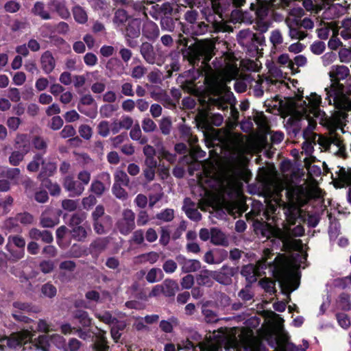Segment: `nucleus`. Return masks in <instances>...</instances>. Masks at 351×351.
I'll return each mask as SVG.
<instances>
[{
	"label": "nucleus",
	"instance_id": "nucleus-1",
	"mask_svg": "<svg viewBox=\"0 0 351 351\" xmlns=\"http://www.w3.org/2000/svg\"><path fill=\"white\" fill-rule=\"evenodd\" d=\"M178 44L183 47L180 49L184 60H188L192 68L185 71L181 75L182 88L190 93L197 90V80L204 75L203 66L210 69L209 62L214 56L215 45L207 40L193 42L191 38L179 34Z\"/></svg>",
	"mask_w": 351,
	"mask_h": 351
},
{
	"label": "nucleus",
	"instance_id": "nucleus-2",
	"mask_svg": "<svg viewBox=\"0 0 351 351\" xmlns=\"http://www.w3.org/2000/svg\"><path fill=\"white\" fill-rule=\"evenodd\" d=\"M199 12L194 9L188 10L184 14L186 23L181 22V31L186 35H202L208 31V25L198 21Z\"/></svg>",
	"mask_w": 351,
	"mask_h": 351
},
{
	"label": "nucleus",
	"instance_id": "nucleus-3",
	"mask_svg": "<svg viewBox=\"0 0 351 351\" xmlns=\"http://www.w3.org/2000/svg\"><path fill=\"white\" fill-rule=\"evenodd\" d=\"M33 335L27 329L13 332L9 336H5L3 339L7 341V346L12 349L21 348L28 342H31Z\"/></svg>",
	"mask_w": 351,
	"mask_h": 351
},
{
	"label": "nucleus",
	"instance_id": "nucleus-4",
	"mask_svg": "<svg viewBox=\"0 0 351 351\" xmlns=\"http://www.w3.org/2000/svg\"><path fill=\"white\" fill-rule=\"evenodd\" d=\"M241 34L243 36L240 43L247 48L249 52H257L258 46L265 45V38L261 33L241 32Z\"/></svg>",
	"mask_w": 351,
	"mask_h": 351
},
{
	"label": "nucleus",
	"instance_id": "nucleus-5",
	"mask_svg": "<svg viewBox=\"0 0 351 351\" xmlns=\"http://www.w3.org/2000/svg\"><path fill=\"white\" fill-rule=\"evenodd\" d=\"M117 228L121 234H129L135 228L134 213L130 209H125L122 218L117 222Z\"/></svg>",
	"mask_w": 351,
	"mask_h": 351
},
{
	"label": "nucleus",
	"instance_id": "nucleus-6",
	"mask_svg": "<svg viewBox=\"0 0 351 351\" xmlns=\"http://www.w3.org/2000/svg\"><path fill=\"white\" fill-rule=\"evenodd\" d=\"M62 186L69 193V197H72L80 196L85 189L72 175L66 176L62 179Z\"/></svg>",
	"mask_w": 351,
	"mask_h": 351
},
{
	"label": "nucleus",
	"instance_id": "nucleus-7",
	"mask_svg": "<svg viewBox=\"0 0 351 351\" xmlns=\"http://www.w3.org/2000/svg\"><path fill=\"white\" fill-rule=\"evenodd\" d=\"M276 0H256V3H251L250 9L254 12L256 19H265L268 14L272 1Z\"/></svg>",
	"mask_w": 351,
	"mask_h": 351
},
{
	"label": "nucleus",
	"instance_id": "nucleus-8",
	"mask_svg": "<svg viewBox=\"0 0 351 351\" xmlns=\"http://www.w3.org/2000/svg\"><path fill=\"white\" fill-rule=\"evenodd\" d=\"M178 263L181 266L182 272L189 274L195 272L200 269L201 263L196 259H187L183 255H178L176 257Z\"/></svg>",
	"mask_w": 351,
	"mask_h": 351
},
{
	"label": "nucleus",
	"instance_id": "nucleus-9",
	"mask_svg": "<svg viewBox=\"0 0 351 351\" xmlns=\"http://www.w3.org/2000/svg\"><path fill=\"white\" fill-rule=\"evenodd\" d=\"M231 0H211V7L213 13L218 15L219 19H223V16L229 15L232 6Z\"/></svg>",
	"mask_w": 351,
	"mask_h": 351
},
{
	"label": "nucleus",
	"instance_id": "nucleus-10",
	"mask_svg": "<svg viewBox=\"0 0 351 351\" xmlns=\"http://www.w3.org/2000/svg\"><path fill=\"white\" fill-rule=\"evenodd\" d=\"M141 21L139 19L131 18L121 30L125 36L138 38L141 34Z\"/></svg>",
	"mask_w": 351,
	"mask_h": 351
},
{
	"label": "nucleus",
	"instance_id": "nucleus-11",
	"mask_svg": "<svg viewBox=\"0 0 351 351\" xmlns=\"http://www.w3.org/2000/svg\"><path fill=\"white\" fill-rule=\"evenodd\" d=\"M142 34L148 40L154 41L158 38L160 30L156 23L148 20L143 25Z\"/></svg>",
	"mask_w": 351,
	"mask_h": 351
},
{
	"label": "nucleus",
	"instance_id": "nucleus-12",
	"mask_svg": "<svg viewBox=\"0 0 351 351\" xmlns=\"http://www.w3.org/2000/svg\"><path fill=\"white\" fill-rule=\"evenodd\" d=\"M140 53L146 62L150 64H155L157 55L151 43L143 42L140 46Z\"/></svg>",
	"mask_w": 351,
	"mask_h": 351
},
{
	"label": "nucleus",
	"instance_id": "nucleus-13",
	"mask_svg": "<svg viewBox=\"0 0 351 351\" xmlns=\"http://www.w3.org/2000/svg\"><path fill=\"white\" fill-rule=\"evenodd\" d=\"M223 121V117L221 114L208 112L200 120L202 127L208 128L210 125L220 126Z\"/></svg>",
	"mask_w": 351,
	"mask_h": 351
},
{
	"label": "nucleus",
	"instance_id": "nucleus-14",
	"mask_svg": "<svg viewBox=\"0 0 351 351\" xmlns=\"http://www.w3.org/2000/svg\"><path fill=\"white\" fill-rule=\"evenodd\" d=\"M112 217L110 215L104 216L97 220L93 221V226L95 232L98 234H104L112 226Z\"/></svg>",
	"mask_w": 351,
	"mask_h": 351
},
{
	"label": "nucleus",
	"instance_id": "nucleus-15",
	"mask_svg": "<svg viewBox=\"0 0 351 351\" xmlns=\"http://www.w3.org/2000/svg\"><path fill=\"white\" fill-rule=\"evenodd\" d=\"M160 24L162 30L174 32L180 29L181 30V21L179 19H173L171 16H161Z\"/></svg>",
	"mask_w": 351,
	"mask_h": 351
},
{
	"label": "nucleus",
	"instance_id": "nucleus-16",
	"mask_svg": "<svg viewBox=\"0 0 351 351\" xmlns=\"http://www.w3.org/2000/svg\"><path fill=\"white\" fill-rule=\"evenodd\" d=\"M41 68L45 74L51 73L56 67V60L50 51H45L40 57Z\"/></svg>",
	"mask_w": 351,
	"mask_h": 351
},
{
	"label": "nucleus",
	"instance_id": "nucleus-17",
	"mask_svg": "<svg viewBox=\"0 0 351 351\" xmlns=\"http://www.w3.org/2000/svg\"><path fill=\"white\" fill-rule=\"evenodd\" d=\"M29 237L34 240H39L45 243H51L53 241L52 233L49 230H40L33 228L29 231Z\"/></svg>",
	"mask_w": 351,
	"mask_h": 351
},
{
	"label": "nucleus",
	"instance_id": "nucleus-18",
	"mask_svg": "<svg viewBox=\"0 0 351 351\" xmlns=\"http://www.w3.org/2000/svg\"><path fill=\"white\" fill-rule=\"evenodd\" d=\"M241 274L245 278L246 287H251L252 285L257 280L256 269L252 264L243 265L241 270Z\"/></svg>",
	"mask_w": 351,
	"mask_h": 351
},
{
	"label": "nucleus",
	"instance_id": "nucleus-19",
	"mask_svg": "<svg viewBox=\"0 0 351 351\" xmlns=\"http://www.w3.org/2000/svg\"><path fill=\"white\" fill-rule=\"evenodd\" d=\"M215 14H211L210 13L206 16V19L207 22L208 23V29L210 28V32H214L216 33L218 32H226V28L227 25L226 23L223 21V19H220V21H217L215 19Z\"/></svg>",
	"mask_w": 351,
	"mask_h": 351
},
{
	"label": "nucleus",
	"instance_id": "nucleus-20",
	"mask_svg": "<svg viewBox=\"0 0 351 351\" xmlns=\"http://www.w3.org/2000/svg\"><path fill=\"white\" fill-rule=\"evenodd\" d=\"M162 287H163V295L167 298H173L180 289L178 282L169 278L162 282Z\"/></svg>",
	"mask_w": 351,
	"mask_h": 351
},
{
	"label": "nucleus",
	"instance_id": "nucleus-21",
	"mask_svg": "<svg viewBox=\"0 0 351 351\" xmlns=\"http://www.w3.org/2000/svg\"><path fill=\"white\" fill-rule=\"evenodd\" d=\"M48 5L53 6L58 16L63 19H68L71 16L70 12L64 1L50 0Z\"/></svg>",
	"mask_w": 351,
	"mask_h": 351
},
{
	"label": "nucleus",
	"instance_id": "nucleus-22",
	"mask_svg": "<svg viewBox=\"0 0 351 351\" xmlns=\"http://www.w3.org/2000/svg\"><path fill=\"white\" fill-rule=\"evenodd\" d=\"M31 12L43 20H49L51 19V14L45 9V4L43 1H38L35 2Z\"/></svg>",
	"mask_w": 351,
	"mask_h": 351
},
{
	"label": "nucleus",
	"instance_id": "nucleus-23",
	"mask_svg": "<svg viewBox=\"0 0 351 351\" xmlns=\"http://www.w3.org/2000/svg\"><path fill=\"white\" fill-rule=\"evenodd\" d=\"M210 242L216 245L228 246L229 242L224 233L217 228H211Z\"/></svg>",
	"mask_w": 351,
	"mask_h": 351
},
{
	"label": "nucleus",
	"instance_id": "nucleus-24",
	"mask_svg": "<svg viewBox=\"0 0 351 351\" xmlns=\"http://www.w3.org/2000/svg\"><path fill=\"white\" fill-rule=\"evenodd\" d=\"M131 18L132 16L128 15L127 11L123 9H118L114 13L113 23L121 30H123V27Z\"/></svg>",
	"mask_w": 351,
	"mask_h": 351
},
{
	"label": "nucleus",
	"instance_id": "nucleus-25",
	"mask_svg": "<svg viewBox=\"0 0 351 351\" xmlns=\"http://www.w3.org/2000/svg\"><path fill=\"white\" fill-rule=\"evenodd\" d=\"M2 228L8 232L20 233L22 232V228L16 215L6 219L3 223Z\"/></svg>",
	"mask_w": 351,
	"mask_h": 351
},
{
	"label": "nucleus",
	"instance_id": "nucleus-26",
	"mask_svg": "<svg viewBox=\"0 0 351 351\" xmlns=\"http://www.w3.org/2000/svg\"><path fill=\"white\" fill-rule=\"evenodd\" d=\"M57 170V165L56 162H47L43 160L41 171L39 173L38 177L42 180L43 179H49L48 178L52 176Z\"/></svg>",
	"mask_w": 351,
	"mask_h": 351
},
{
	"label": "nucleus",
	"instance_id": "nucleus-27",
	"mask_svg": "<svg viewBox=\"0 0 351 351\" xmlns=\"http://www.w3.org/2000/svg\"><path fill=\"white\" fill-rule=\"evenodd\" d=\"M73 317L74 319L78 320L79 323L84 328L90 327L92 324V319L89 317L87 311L77 309L73 313Z\"/></svg>",
	"mask_w": 351,
	"mask_h": 351
},
{
	"label": "nucleus",
	"instance_id": "nucleus-28",
	"mask_svg": "<svg viewBox=\"0 0 351 351\" xmlns=\"http://www.w3.org/2000/svg\"><path fill=\"white\" fill-rule=\"evenodd\" d=\"M213 271H210L208 269L202 270L196 276L197 283L200 286L211 287L213 285V281L211 280V278H213Z\"/></svg>",
	"mask_w": 351,
	"mask_h": 351
},
{
	"label": "nucleus",
	"instance_id": "nucleus-29",
	"mask_svg": "<svg viewBox=\"0 0 351 351\" xmlns=\"http://www.w3.org/2000/svg\"><path fill=\"white\" fill-rule=\"evenodd\" d=\"M350 75L349 69L344 65H339L330 73V77L333 78L337 82L346 79Z\"/></svg>",
	"mask_w": 351,
	"mask_h": 351
},
{
	"label": "nucleus",
	"instance_id": "nucleus-30",
	"mask_svg": "<svg viewBox=\"0 0 351 351\" xmlns=\"http://www.w3.org/2000/svg\"><path fill=\"white\" fill-rule=\"evenodd\" d=\"M286 221L291 226L295 225L298 219L300 217V210L293 206H289L285 212Z\"/></svg>",
	"mask_w": 351,
	"mask_h": 351
},
{
	"label": "nucleus",
	"instance_id": "nucleus-31",
	"mask_svg": "<svg viewBox=\"0 0 351 351\" xmlns=\"http://www.w3.org/2000/svg\"><path fill=\"white\" fill-rule=\"evenodd\" d=\"M92 348L93 351H109L110 347L104 333L96 335V340L93 343Z\"/></svg>",
	"mask_w": 351,
	"mask_h": 351
},
{
	"label": "nucleus",
	"instance_id": "nucleus-32",
	"mask_svg": "<svg viewBox=\"0 0 351 351\" xmlns=\"http://www.w3.org/2000/svg\"><path fill=\"white\" fill-rule=\"evenodd\" d=\"M109 241L107 238H97L91 242L90 250L91 254H99L104 251L108 246Z\"/></svg>",
	"mask_w": 351,
	"mask_h": 351
},
{
	"label": "nucleus",
	"instance_id": "nucleus-33",
	"mask_svg": "<svg viewBox=\"0 0 351 351\" xmlns=\"http://www.w3.org/2000/svg\"><path fill=\"white\" fill-rule=\"evenodd\" d=\"M156 13L152 14V17L155 19H160L161 16H171L173 12V8L171 5L168 3H164L161 5H156Z\"/></svg>",
	"mask_w": 351,
	"mask_h": 351
},
{
	"label": "nucleus",
	"instance_id": "nucleus-34",
	"mask_svg": "<svg viewBox=\"0 0 351 351\" xmlns=\"http://www.w3.org/2000/svg\"><path fill=\"white\" fill-rule=\"evenodd\" d=\"M75 21L80 24H84L88 21V15L86 10L80 5H76L72 9Z\"/></svg>",
	"mask_w": 351,
	"mask_h": 351
},
{
	"label": "nucleus",
	"instance_id": "nucleus-35",
	"mask_svg": "<svg viewBox=\"0 0 351 351\" xmlns=\"http://www.w3.org/2000/svg\"><path fill=\"white\" fill-rule=\"evenodd\" d=\"M32 146L38 151H40L43 156L47 152L48 147L47 142L40 136H35L32 140Z\"/></svg>",
	"mask_w": 351,
	"mask_h": 351
},
{
	"label": "nucleus",
	"instance_id": "nucleus-36",
	"mask_svg": "<svg viewBox=\"0 0 351 351\" xmlns=\"http://www.w3.org/2000/svg\"><path fill=\"white\" fill-rule=\"evenodd\" d=\"M43 186L47 189L52 196H58L60 194L61 189L57 182H52L50 179H43Z\"/></svg>",
	"mask_w": 351,
	"mask_h": 351
},
{
	"label": "nucleus",
	"instance_id": "nucleus-37",
	"mask_svg": "<svg viewBox=\"0 0 351 351\" xmlns=\"http://www.w3.org/2000/svg\"><path fill=\"white\" fill-rule=\"evenodd\" d=\"M44 158L43 154L37 153L33 156L32 160L27 165V169L30 172H36L40 165L43 163Z\"/></svg>",
	"mask_w": 351,
	"mask_h": 351
},
{
	"label": "nucleus",
	"instance_id": "nucleus-38",
	"mask_svg": "<svg viewBox=\"0 0 351 351\" xmlns=\"http://www.w3.org/2000/svg\"><path fill=\"white\" fill-rule=\"evenodd\" d=\"M40 292L43 297L53 298L57 294L56 287L50 282L42 285Z\"/></svg>",
	"mask_w": 351,
	"mask_h": 351
},
{
	"label": "nucleus",
	"instance_id": "nucleus-39",
	"mask_svg": "<svg viewBox=\"0 0 351 351\" xmlns=\"http://www.w3.org/2000/svg\"><path fill=\"white\" fill-rule=\"evenodd\" d=\"M71 234L72 238L77 241H84L87 237V231L82 226L72 228Z\"/></svg>",
	"mask_w": 351,
	"mask_h": 351
},
{
	"label": "nucleus",
	"instance_id": "nucleus-40",
	"mask_svg": "<svg viewBox=\"0 0 351 351\" xmlns=\"http://www.w3.org/2000/svg\"><path fill=\"white\" fill-rule=\"evenodd\" d=\"M34 346L37 349L41 350L42 351H49V341L48 336L45 335H41L34 340Z\"/></svg>",
	"mask_w": 351,
	"mask_h": 351
},
{
	"label": "nucleus",
	"instance_id": "nucleus-41",
	"mask_svg": "<svg viewBox=\"0 0 351 351\" xmlns=\"http://www.w3.org/2000/svg\"><path fill=\"white\" fill-rule=\"evenodd\" d=\"M163 276V273L160 269L152 268L148 271L145 278L148 282L154 283L162 280Z\"/></svg>",
	"mask_w": 351,
	"mask_h": 351
},
{
	"label": "nucleus",
	"instance_id": "nucleus-42",
	"mask_svg": "<svg viewBox=\"0 0 351 351\" xmlns=\"http://www.w3.org/2000/svg\"><path fill=\"white\" fill-rule=\"evenodd\" d=\"M119 109L117 104H105L101 106L99 112L101 117L109 118L112 116L113 113Z\"/></svg>",
	"mask_w": 351,
	"mask_h": 351
},
{
	"label": "nucleus",
	"instance_id": "nucleus-43",
	"mask_svg": "<svg viewBox=\"0 0 351 351\" xmlns=\"http://www.w3.org/2000/svg\"><path fill=\"white\" fill-rule=\"evenodd\" d=\"M339 304L344 311L351 310L350 295L347 293H341L339 296Z\"/></svg>",
	"mask_w": 351,
	"mask_h": 351
},
{
	"label": "nucleus",
	"instance_id": "nucleus-44",
	"mask_svg": "<svg viewBox=\"0 0 351 351\" xmlns=\"http://www.w3.org/2000/svg\"><path fill=\"white\" fill-rule=\"evenodd\" d=\"M5 248L10 252L11 256L10 259L13 262H16L24 257V249L19 248L18 250H14L12 248L11 245L9 243L6 245Z\"/></svg>",
	"mask_w": 351,
	"mask_h": 351
},
{
	"label": "nucleus",
	"instance_id": "nucleus-45",
	"mask_svg": "<svg viewBox=\"0 0 351 351\" xmlns=\"http://www.w3.org/2000/svg\"><path fill=\"white\" fill-rule=\"evenodd\" d=\"M85 219V213H75L71 215L68 225L71 228L81 226V223L84 221Z\"/></svg>",
	"mask_w": 351,
	"mask_h": 351
},
{
	"label": "nucleus",
	"instance_id": "nucleus-46",
	"mask_svg": "<svg viewBox=\"0 0 351 351\" xmlns=\"http://www.w3.org/2000/svg\"><path fill=\"white\" fill-rule=\"evenodd\" d=\"M114 183L128 186L130 183V178L124 171L117 170L114 173Z\"/></svg>",
	"mask_w": 351,
	"mask_h": 351
},
{
	"label": "nucleus",
	"instance_id": "nucleus-47",
	"mask_svg": "<svg viewBox=\"0 0 351 351\" xmlns=\"http://www.w3.org/2000/svg\"><path fill=\"white\" fill-rule=\"evenodd\" d=\"M77 109L82 113L88 117L90 119H95L97 115V104H95L94 106L87 108L82 104H77Z\"/></svg>",
	"mask_w": 351,
	"mask_h": 351
},
{
	"label": "nucleus",
	"instance_id": "nucleus-48",
	"mask_svg": "<svg viewBox=\"0 0 351 351\" xmlns=\"http://www.w3.org/2000/svg\"><path fill=\"white\" fill-rule=\"evenodd\" d=\"M106 190V187L100 180H93L91 183L90 191L98 197L101 196Z\"/></svg>",
	"mask_w": 351,
	"mask_h": 351
},
{
	"label": "nucleus",
	"instance_id": "nucleus-49",
	"mask_svg": "<svg viewBox=\"0 0 351 351\" xmlns=\"http://www.w3.org/2000/svg\"><path fill=\"white\" fill-rule=\"evenodd\" d=\"M157 99L161 102L164 107L169 109H174L176 107V103L166 93L160 94Z\"/></svg>",
	"mask_w": 351,
	"mask_h": 351
},
{
	"label": "nucleus",
	"instance_id": "nucleus-50",
	"mask_svg": "<svg viewBox=\"0 0 351 351\" xmlns=\"http://www.w3.org/2000/svg\"><path fill=\"white\" fill-rule=\"evenodd\" d=\"M112 191L113 195L118 199L125 200L128 198L127 191L119 185V183H114Z\"/></svg>",
	"mask_w": 351,
	"mask_h": 351
},
{
	"label": "nucleus",
	"instance_id": "nucleus-51",
	"mask_svg": "<svg viewBox=\"0 0 351 351\" xmlns=\"http://www.w3.org/2000/svg\"><path fill=\"white\" fill-rule=\"evenodd\" d=\"M202 313L204 316L205 321L207 323H214L217 321V314L204 305L202 307Z\"/></svg>",
	"mask_w": 351,
	"mask_h": 351
},
{
	"label": "nucleus",
	"instance_id": "nucleus-52",
	"mask_svg": "<svg viewBox=\"0 0 351 351\" xmlns=\"http://www.w3.org/2000/svg\"><path fill=\"white\" fill-rule=\"evenodd\" d=\"M160 130L164 135H168L171 132L172 122L170 117H163L159 124Z\"/></svg>",
	"mask_w": 351,
	"mask_h": 351
},
{
	"label": "nucleus",
	"instance_id": "nucleus-53",
	"mask_svg": "<svg viewBox=\"0 0 351 351\" xmlns=\"http://www.w3.org/2000/svg\"><path fill=\"white\" fill-rule=\"evenodd\" d=\"M183 209L185 212L186 215L191 220L194 221H199L202 219V214L195 208H186L184 206Z\"/></svg>",
	"mask_w": 351,
	"mask_h": 351
},
{
	"label": "nucleus",
	"instance_id": "nucleus-54",
	"mask_svg": "<svg viewBox=\"0 0 351 351\" xmlns=\"http://www.w3.org/2000/svg\"><path fill=\"white\" fill-rule=\"evenodd\" d=\"M156 218L166 222L171 221L174 218V211L173 209L166 208L158 213Z\"/></svg>",
	"mask_w": 351,
	"mask_h": 351
},
{
	"label": "nucleus",
	"instance_id": "nucleus-55",
	"mask_svg": "<svg viewBox=\"0 0 351 351\" xmlns=\"http://www.w3.org/2000/svg\"><path fill=\"white\" fill-rule=\"evenodd\" d=\"M16 144V148L19 149L18 151L21 152L24 155L27 154L30 150L29 141L25 140V136H22L20 141H17Z\"/></svg>",
	"mask_w": 351,
	"mask_h": 351
},
{
	"label": "nucleus",
	"instance_id": "nucleus-56",
	"mask_svg": "<svg viewBox=\"0 0 351 351\" xmlns=\"http://www.w3.org/2000/svg\"><path fill=\"white\" fill-rule=\"evenodd\" d=\"M339 179L348 185H351V168L347 171L343 167H340L337 172Z\"/></svg>",
	"mask_w": 351,
	"mask_h": 351
},
{
	"label": "nucleus",
	"instance_id": "nucleus-57",
	"mask_svg": "<svg viewBox=\"0 0 351 351\" xmlns=\"http://www.w3.org/2000/svg\"><path fill=\"white\" fill-rule=\"evenodd\" d=\"M21 184L23 186L25 193H32L36 188L35 182L27 176H25L21 180Z\"/></svg>",
	"mask_w": 351,
	"mask_h": 351
},
{
	"label": "nucleus",
	"instance_id": "nucleus-58",
	"mask_svg": "<svg viewBox=\"0 0 351 351\" xmlns=\"http://www.w3.org/2000/svg\"><path fill=\"white\" fill-rule=\"evenodd\" d=\"M316 126H317L316 121L314 119L309 118L308 120V126L304 129L303 134H302L303 138L305 140H308L311 137V136L313 134V132L315 129Z\"/></svg>",
	"mask_w": 351,
	"mask_h": 351
},
{
	"label": "nucleus",
	"instance_id": "nucleus-59",
	"mask_svg": "<svg viewBox=\"0 0 351 351\" xmlns=\"http://www.w3.org/2000/svg\"><path fill=\"white\" fill-rule=\"evenodd\" d=\"M269 40L271 43L273 45V46L275 47L282 44L283 43V38L280 31L279 29L273 30L271 32Z\"/></svg>",
	"mask_w": 351,
	"mask_h": 351
},
{
	"label": "nucleus",
	"instance_id": "nucleus-60",
	"mask_svg": "<svg viewBox=\"0 0 351 351\" xmlns=\"http://www.w3.org/2000/svg\"><path fill=\"white\" fill-rule=\"evenodd\" d=\"M58 219H52L42 215L40 219V225L43 228H53L58 223Z\"/></svg>",
	"mask_w": 351,
	"mask_h": 351
},
{
	"label": "nucleus",
	"instance_id": "nucleus-61",
	"mask_svg": "<svg viewBox=\"0 0 351 351\" xmlns=\"http://www.w3.org/2000/svg\"><path fill=\"white\" fill-rule=\"evenodd\" d=\"M16 216L19 222H21L23 225H29L34 221L33 215L27 212L18 213Z\"/></svg>",
	"mask_w": 351,
	"mask_h": 351
},
{
	"label": "nucleus",
	"instance_id": "nucleus-62",
	"mask_svg": "<svg viewBox=\"0 0 351 351\" xmlns=\"http://www.w3.org/2000/svg\"><path fill=\"white\" fill-rule=\"evenodd\" d=\"M82 343L76 338H71L67 345L64 347V351H79Z\"/></svg>",
	"mask_w": 351,
	"mask_h": 351
},
{
	"label": "nucleus",
	"instance_id": "nucleus-63",
	"mask_svg": "<svg viewBox=\"0 0 351 351\" xmlns=\"http://www.w3.org/2000/svg\"><path fill=\"white\" fill-rule=\"evenodd\" d=\"M40 270L45 274H49L54 269V263L51 260H44L39 263Z\"/></svg>",
	"mask_w": 351,
	"mask_h": 351
},
{
	"label": "nucleus",
	"instance_id": "nucleus-64",
	"mask_svg": "<svg viewBox=\"0 0 351 351\" xmlns=\"http://www.w3.org/2000/svg\"><path fill=\"white\" fill-rule=\"evenodd\" d=\"M197 346L199 351H219L221 350L219 345L209 342H200Z\"/></svg>",
	"mask_w": 351,
	"mask_h": 351
}]
</instances>
